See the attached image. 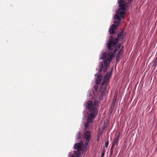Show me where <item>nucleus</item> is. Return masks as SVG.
<instances>
[{
    "label": "nucleus",
    "instance_id": "obj_17",
    "mask_svg": "<svg viewBox=\"0 0 157 157\" xmlns=\"http://www.w3.org/2000/svg\"><path fill=\"white\" fill-rule=\"evenodd\" d=\"M104 152H103L102 153L101 157H104Z\"/></svg>",
    "mask_w": 157,
    "mask_h": 157
},
{
    "label": "nucleus",
    "instance_id": "obj_10",
    "mask_svg": "<svg viewBox=\"0 0 157 157\" xmlns=\"http://www.w3.org/2000/svg\"><path fill=\"white\" fill-rule=\"evenodd\" d=\"M77 150V151H74V155L75 156H74V155H72L71 156V157H79L80 155H81V154L82 153L83 154V153L84 152H83V153L82 152V151H81V154H80L79 155V156H77L76 155V153L77 152V154H78V152L77 151H78V150Z\"/></svg>",
    "mask_w": 157,
    "mask_h": 157
},
{
    "label": "nucleus",
    "instance_id": "obj_12",
    "mask_svg": "<svg viewBox=\"0 0 157 157\" xmlns=\"http://www.w3.org/2000/svg\"><path fill=\"white\" fill-rule=\"evenodd\" d=\"M122 52V51L121 49L120 50L119 52L116 56V58L117 59L119 58V56L121 55Z\"/></svg>",
    "mask_w": 157,
    "mask_h": 157
},
{
    "label": "nucleus",
    "instance_id": "obj_8",
    "mask_svg": "<svg viewBox=\"0 0 157 157\" xmlns=\"http://www.w3.org/2000/svg\"><path fill=\"white\" fill-rule=\"evenodd\" d=\"M117 27L116 25L114 24L112 25L109 29V33L111 34H114L115 32V30L116 29Z\"/></svg>",
    "mask_w": 157,
    "mask_h": 157
},
{
    "label": "nucleus",
    "instance_id": "obj_5",
    "mask_svg": "<svg viewBox=\"0 0 157 157\" xmlns=\"http://www.w3.org/2000/svg\"><path fill=\"white\" fill-rule=\"evenodd\" d=\"M113 53L111 52L107 54L105 52H103L100 57V59H102L106 58L104 63L103 70L105 71L108 69L110 63L112 59Z\"/></svg>",
    "mask_w": 157,
    "mask_h": 157
},
{
    "label": "nucleus",
    "instance_id": "obj_4",
    "mask_svg": "<svg viewBox=\"0 0 157 157\" xmlns=\"http://www.w3.org/2000/svg\"><path fill=\"white\" fill-rule=\"evenodd\" d=\"M123 34V32H121L117 35L118 38H113L110 40L107 45V48L110 51L113 50V52L115 53L118 50L121 46V44L120 43L117 46H116L118 42V39H120Z\"/></svg>",
    "mask_w": 157,
    "mask_h": 157
},
{
    "label": "nucleus",
    "instance_id": "obj_7",
    "mask_svg": "<svg viewBox=\"0 0 157 157\" xmlns=\"http://www.w3.org/2000/svg\"><path fill=\"white\" fill-rule=\"evenodd\" d=\"M95 76L97 77L96 78V81L95 82L97 84H98L102 79V76L101 74L98 72L95 75Z\"/></svg>",
    "mask_w": 157,
    "mask_h": 157
},
{
    "label": "nucleus",
    "instance_id": "obj_9",
    "mask_svg": "<svg viewBox=\"0 0 157 157\" xmlns=\"http://www.w3.org/2000/svg\"><path fill=\"white\" fill-rule=\"evenodd\" d=\"M119 136H120L118 135L117 136L116 138L114 139L113 142V144H117V145Z\"/></svg>",
    "mask_w": 157,
    "mask_h": 157
},
{
    "label": "nucleus",
    "instance_id": "obj_15",
    "mask_svg": "<svg viewBox=\"0 0 157 157\" xmlns=\"http://www.w3.org/2000/svg\"><path fill=\"white\" fill-rule=\"evenodd\" d=\"M115 144H112V145L111 147V151H112L113 150V149L114 147V146H115Z\"/></svg>",
    "mask_w": 157,
    "mask_h": 157
},
{
    "label": "nucleus",
    "instance_id": "obj_13",
    "mask_svg": "<svg viewBox=\"0 0 157 157\" xmlns=\"http://www.w3.org/2000/svg\"><path fill=\"white\" fill-rule=\"evenodd\" d=\"M81 134L80 132H78L77 135L76 136V137L77 139H79L81 137Z\"/></svg>",
    "mask_w": 157,
    "mask_h": 157
},
{
    "label": "nucleus",
    "instance_id": "obj_11",
    "mask_svg": "<svg viewBox=\"0 0 157 157\" xmlns=\"http://www.w3.org/2000/svg\"><path fill=\"white\" fill-rule=\"evenodd\" d=\"M103 67V63H102V62H101L100 63V66L99 67V72H100L101 70H102V68Z\"/></svg>",
    "mask_w": 157,
    "mask_h": 157
},
{
    "label": "nucleus",
    "instance_id": "obj_1",
    "mask_svg": "<svg viewBox=\"0 0 157 157\" xmlns=\"http://www.w3.org/2000/svg\"><path fill=\"white\" fill-rule=\"evenodd\" d=\"M98 104V101L97 100H95L94 101V105L92 101L90 100H88L87 102L86 107L89 109V110L90 114L88 116L87 118V120L88 122L85 124L86 128L89 126V122H92L93 121L94 118L97 115L98 111L96 107Z\"/></svg>",
    "mask_w": 157,
    "mask_h": 157
},
{
    "label": "nucleus",
    "instance_id": "obj_19",
    "mask_svg": "<svg viewBox=\"0 0 157 157\" xmlns=\"http://www.w3.org/2000/svg\"><path fill=\"white\" fill-rule=\"evenodd\" d=\"M115 102H116V101H113V103H114Z\"/></svg>",
    "mask_w": 157,
    "mask_h": 157
},
{
    "label": "nucleus",
    "instance_id": "obj_14",
    "mask_svg": "<svg viewBox=\"0 0 157 157\" xmlns=\"http://www.w3.org/2000/svg\"><path fill=\"white\" fill-rule=\"evenodd\" d=\"M157 64V59H155V61L153 65V66L154 67H155Z\"/></svg>",
    "mask_w": 157,
    "mask_h": 157
},
{
    "label": "nucleus",
    "instance_id": "obj_18",
    "mask_svg": "<svg viewBox=\"0 0 157 157\" xmlns=\"http://www.w3.org/2000/svg\"><path fill=\"white\" fill-rule=\"evenodd\" d=\"M69 155H71V152H69Z\"/></svg>",
    "mask_w": 157,
    "mask_h": 157
},
{
    "label": "nucleus",
    "instance_id": "obj_16",
    "mask_svg": "<svg viewBox=\"0 0 157 157\" xmlns=\"http://www.w3.org/2000/svg\"><path fill=\"white\" fill-rule=\"evenodd\" d=\"M108 144H109V141H107L106 142V144H105V147H107L108 146Z\"/></svg>",
    "mask_w": 157,
    "mask_h": 157
},
{
    "label": "nucleus",
    "instance_id": "obj_3",
    "mask_svg": "<svg viewBox=\"0 0 157 157\" xmlns=\"http://www.w3.org/2000/svg\"><path fill=\"white\" fill-rule=\"evenodd\" d=\"M118 3L120 8L118 10L117 14L114 17L115 19L118 21L114 22L117 26H118L121 23V17L123 19L124 18V15L125 14V13L123 11L125 10L126 6V5L124 3L122 0H119Z\"/></svg>",
    "mask_w": 157,
    "mask_h": 157
},
{
    "label": "nucleus",
    "instance_id": "obj_2",
    "mask_svg": "<svg viewBox=\"0 0 157 157\" xmlns=\"http://www.w3.org/2000/svg\"><path fill=\"white\" fill-rule=\"evenodd\" d=\"M91 137V132L88 131L85 132L84 134V138L86 140L84 145H83V143L81 141L79 143H76L74 145V148L78 150V153H76V155L77 156H79V155L81 153V151L82 152H84L86 151L89 147L88 144L89 143Z\"/></svg>",
    "mask_w": 157,
    "mask_h": 157
},
{
    "label": "nucleus",
    "instance_id": "obj_6",
    "mask_svg": "<svg viewBox=\"0 0 157 157\" xmlns=\"http://www.w3.org/2000/svg\"><path fill=\"white\" fill-rule=\"evenodd\" d=\"M112 72V71L111 70L104 76L103 81L100 88V92L102 93L101 95V96L102 97L103 94L104 95L103 93H105L107 90V86L109 79L111 76Z\"/></svg>",
    "mask_w": 157,
    "mask_h": 157
}]
</instances>
